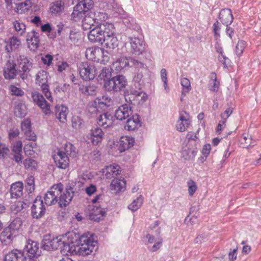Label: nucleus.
I'll return each mask as SVG.
<instances>
[{
  "mask_svg": "<svg viewBox=\"0 0 261 261\" xmlns=\"http://www.w3.org/2000/svg\"><path fill=\"white\" fill-rule=\"evenodd\" d=\"M78 238L73 232H68L65 236L53 238L50 235L45 236L41 243V248L47 251L57 250L59 248L64 255L76 253L77 251L80 255L85 256L90 254L96 249L97 242L90 238L84 236L80 238L81 245L77 246Z\"/></svg>",
  "mask_w": 261,
  "mask_h": 261,
  "instance_id": "obj_1",
  "label": "nucleus"
},
{
  "mask_svg": "<svg viewBox=\"0 0 261 261\" xmlns=\"http://www.w3.org/2000/svg\"><path fill=\"white\" fill-rule=\"evenodd\" d=\"M64 186L61 183L53 185L44 196L45 203L47 205L58 204L61 208L66 207L71 202L74 192L70 186L62 192Z\"/></svg>",
  "mask_w": 261,
  "mask_h": 261,
  "instance_id": "obj_2",
  "label": "nucleus"
},
{
  "mask_svg": "<svg viewBox=\"0 0 261 261\" xmlns=\"http://www.w3.org/2000/svg\"><path fill=\"white\" fill-rule=\"evenodd\" d=\"M92 6V0H82L74 6L71 15V19L74 21L82 20V27L85 31H90L96 26L94 24L95 20L90 15V13H91L90 10Z\"/></svg>",
  "mask_w": 261,
  "mask_h": 261,
  "instance_id": "obj_3",
  "label": "nucleus"
},
{
  "mask_svg": "<svg viewBox=\"0 0 261 261\" xmlns=\"http://www.w3.org/2000/svg\"><path fill=\"white\" fill-rule=\"evenodd\" d=\"M86 57L89 60L106 64L110 59L109 53L103 48L95 47H90L86 49Z\"/></svg>",
  "mask_w": 261,
  "mask_h": 261,
  "instance_id": "obj_4",
  "label": "nucleus"
},
{
  "mask_svg": "<svg viewBox=\"0 0 261 261\" xmlns=\"http://www.w3.org/2000/svg\"><path fill=\"white\" fill-rule=\"evenodd\" d=\"M127 85V81L122 75H117L106 82L104 87L108 91L118 92L124 89Z\"/></svg>",
  "mask_w": 261,
  "mask_h": 261,
  "instance_id": "obj_5",
  "label": "nucleus"
},
{
  "mask_svg": "<svg viewBox=\"0 0 261 261\" xmlns=\"http://www.w3.org/2000/svg\"><path fill=\"white\" fill-rule=\"evenodd\" d=\"M78 69L81 77L85 81L93 80L97 73L94 64L88 62L80 63Z\"/></svg>",
  "mask_w": 261,
  "mask_h": 261,
  "instance_id": "obj_6",
  "label": "nucleus"
},
{
  "mask_svg": "<svg viewBox=\"0 0 261 261\" xmlns=\"http://www.w3.org/2000/svg\"><path fill=\"white\" fill-rule=\"evenodd\" d=\"M68 148L72 149V148H73V146L72 144H69V146H66V152L62 150H59L53 156V159L56 163V165L59 168L65 169L69 166V160L67 156V154H69ZM71 152L72 151H70L69 154H71Z\"/></svg>",
  "mask_w": 261,
  "mask_h": 261,
  "instance_id": "obj_7",
  "label": "nucleus"
},
{
  "mask_svg": "<svg viewBox=\"0 0 261 261\" xmlns=\"http://www.w3.org/2000/svg\"><path fill=\"white\" fill-rule=\"evenodd\" d=\"M125 100L128 99L134 105H142L148 99V96L142 89H134L133 87L130 90V94L125 96Z\"/></svg>",
  "mask_w": 261,
  "mask_h": 261,
  "instance_id": "obj_8",
  "label": "nucleus"
},
{
  "mask_svg": "<svg viewBox=\"0 0 261 261\" xmlns=\"http://www.w3.org/2000/svg\"><path fill=\"white\" fill-rule=\"evenodd\" d=\"M129 42L130 44V51L135 55L143 54L146 49V43L142 38L138 37H129Z\"/></svg>",
  "mask_w": 261,
  "mask_h": 261,
  "instance_id": "obj_9",
  "label": "nucleus"
},
{
  "mask_svg": "<svg viewBox=\"0 0 261 261\" xmlns=\"http://www.w3.org/2000/svg\"><path fill=\"white\" fill-rule=\"evenodd\" d=\"M18 71L21 79L24 80L28 78L29 73L32 67V63L24 55H19L17 58Z\"/></svg>",
  "mask_w": 261,
  "mask_h": 261,
  "instance_id": "obj_10",
  "label": "nucleus"
},
{
  "mask_svg": "<svg viewBox=\"0 0 261 261\" xmlns=\"http://www.w3.org/2000/svg\"><path fill=\"white\" fill-rule=\"evenodd\" d=\"M22 253L28 256L29 260H32L33 258L37 259V257L41 254L39 243L36 241L29 240L24 248Z\"/></svg>",
  "mask_w": 261,
  "mask_h": 261,
  "instance_id": "obj_11",
  "label": "nucleus"
},
{
  "mask_svg": "<svg viewBox=\"0 0 261 261\" xmlns=\"http://www.w3.org/2000/svg\"><path fill=\"white\" fill-rule=\"evenodd\" d=\"M120 64V67L122 69L126 66L134 67L136 69H145L146 65L141 61L133 58V57H121L117 59Z\"/></svg>",
  "mask_w": 261,
  "mask_h": 261,
  "instance_id": "obj_12",
  "label": "nucleus"
},
{
  "mask_svg": "<svg viewBox=\"0 0 261 261\" xmlns=\"http://www.w3.org/2000/svg\"><path fill=\"white\" fill-rule=\"evenodd\" d=\"M31 96L33 101L42 109L44 113L46 115L50 113V105L42 94L38 92H33Z\"/></svg>",
  "mask_w": 261,
  "mask_h": 261,
  "instance_id": "obj_13",
  "label": "nucleus"
},
{
  "mask_svg": "<svg viewBox=\"0 0 261 261\" xmlns=\"http://www.w3.org/2000/svg\"><path fill=\"white\" fill-rule=\"evenodd\" d=\"M46 212V209L41 198L37 197L34 201L31 207V213L33 218L39 219L43 216Z\"/></svg>",
  "mask_w": 261,
  "mask_h": 261,
  "instance_id": "obj_14",
  "label": "nucleus"
},
{
  "mask_svg": "<svg viewBox=\"0 0 261 261\" xmlns=\"http://www.w3.org/2000/svg\"><path fill=\"white\" fill-rule=\"evenodd\" d=\"M132 114V108L127 104L119 106L115 112V118L119 120H125Z\"/></svg>",
  "mask_w": 261,
  "mask_h": 261,
  "instance_id": "obj_15",
  "label": "nucleus"
},
{
  "mask_svg": "<svg viewBox=\"0 0 261 261\" xmlns=\"http://www.w3.org/2000/svg\"><path fill=\"white\" fill-rule=\"evenodd\" d=\"M106 213V211L104 208L99 206H93L91 209H89L88 216L90 220L99 222L103 219Z\"/></svg>",
  "mask_w": 261,
  "mask_h": 261,
  "instance_id": "obj_16",
  "label": "nucleus"
},
{
  "mask_svg": "<svg viewBox=\"0 0 261 261\" xmlns=\"http://www.w3.org/2000/svg\"><path fill=\"white\" fill-rule=\"evenodd\" d=\"M89 41L93 43H100L102 44L103 40H105V37L102 35L97 25L92 29L88 34Z\"/></svg>",
  "mask_w": 261,
  "mask_h": 261,
  "instance_id": "obj_17",
  "label": "nucleus"
},
{
  "mask_svg": "<svg viewBox=\"0 0 261 261\" xmlns=\"http://www.w3.org/2000/svg\"><path fill=\"white\" fill-rule=\"evenodd\" d=\"M21 128L27 139L32 141L36 140L37 137L32 130L31 122L30 119H26L21 122Z\"/></svg>",
  "mask_w": 261,
  "mask_h": 261,
  "instance_id": "obj_18",
  "label": "nucleus"
},
{
  "mask_svg": "<svg viewBox=\"0 0 261 261\" xmlns=\"http://www.w3.org/2000/svg\"><path fill=\"white\" fill-rule=\"evenodd\" d=\"M97 122L99 126L103 128L111 127L114 122L113 116L108 112L103 113L98 117Z\"/></svg>",
  "mask_w": 261,
  "mask_h": 261,
  "instance_id": "obj_19",
  "label": "nucleus"
},
{
  "mask_svg": "<svg viewBox=\"0 0 261 261\" xmlns=\"http://www.w3.org/2000/svg\"><path fill=\"white\" fill-rule=\"evenodd\" d=\"M134 143V139L128 136L121 137L117 143V146L120 152L125 151L132 146Z\"/></svg>",
  "mask_w": 261,
  "mask_h": 261,
  "instance_id": "obj_20",
  "label": "nucleus"
},
{
  "mask_svg": "<svg viewBox=\"0 0 261 261\" xmlns=\"http://www.w3.org/2000/svg\"><path fill=\"white\" fill-rule=\"evenodd\" d=\"M219 18L224 25L228 27L233 20L231 10L227 8L221 10L219 13Z\"/></svg>",
  "mask_w": 261,
  "mask_h": 261,
  "instance_id": "obj_21",
  "label": "nucleus"
},
{
  "mask_svg": "<svg viewBox=\"0 0 261 261\" xmlns=\"http://www.w3.org/2000/svg\"><path fill=\"white\" fill-rule=\"evenodd\" d=\"M16 66V63L8 61L4 69V76L6 79L12 80L15 78L17 73Z\"/></svg>",
  "mask_w": 261,
  "mask_h": 261,
  "instance_id": "obj_22",
  "label": "nucleus"
},
{
  "mask_svg": "<svg viewBox=\"0 0 261 261\" xmlns=\"http://www.w3.org/2000/svg\"><path fill=\"white\" fill-rule=\"evenodd\" d=\"M141 125L140 116L138 114H135L127 120L124 127L126 130H134L138 128Z\"/></svg>",
  "mask_w": 261,
  "mask_h": 261,
  "instance_id": "obj_23",
  "label": "nucleus"
},
{
  "mask_svg": "<svg viewBox=\"0 0 261 261\" xmlns=\"http://www.w3.org/2000/svg\"><path fill=\"white\" fill-rule=\"evenodd\" d=\"M26 259L23 253L17 249L9 252L5 257V261H25Z\"/></svg>",
  "mask_w": 261,
  "mask_h": 261,
  "instance_id": "obj_24",
  "label": "nucleus"
},
{
  "mask_svg": "<svg viewBox=\"0 0 261 261\" xmlns=\"http://www.w3.org/2000/svg\"><path fill=\"white\" fill-rule=\"evenodd\" d=\"M90 140L93 145H96L103 139L104 133L99 127H96L90 131Z\"/></svg>",
  "mask_w": 261,
  "mask_h": 261,
  "instance_id": "obj_25",
  "label": "nucleus"
},
{
  "mask_svg": "<svg viewBox=\"0 0 261 261\" xmlns=\"http://www.w3.org/2000/svg\"><path fill=\"white\" fill-rule=\"evenodd\" d=\"M23 184L21 181H17L11 185L10 192L12 198L17 199L22 195Z\"/></svg>",
  "mask_w": 261,
  "mask_h": 261,
  "instance_id": "obj_26",
  "label": "nucleus"
},
{
  "mask_svg": "<svg viewBox=\"0 0 261 261\" xmlns=\"http://www.w3.org/2000/svg\"><path fill=\"white\" fill-rule=\"evenodd\" d=\"M126 181L124 178H114L110 185V189L115 193L123 192L125 190Z\"/></svg>",
  "mask_w": 261,
  "mask_h": 261,
  "instance_id": "obj_27",
  "label": "nucleus"
},
{
  "mask_svg": "<svg viewBox=\"0 0 261 261\" xmlns=\"http://www.w3.org/2000/svg\"><path fill=\"white\" fill-rule=\"evenodd\" d=\"M118 43V40L115 34L111 35H107V36L105 37V40H103L102 42L103 46L110 49H113L117 47Z\"/></svg>",
  "mask_w": 261,
  "mask_h": 261,
  "instance_id": "obj_28",
  "label": "nucleus"
},
{
  "mask_svg": "<svg viewBox=\"0 0 261 261\" xmlns=\"http://www.w3.org/2000/svg\"><path fill=\"white\" fill-rule=\"evenodd\" d=\"M147 67L145 69H137L138 70L136 75L134 77V88L140 89H142L145 85L144 80L143 79V70H146Z\"/></svg>",
  "mask_w": 261,
  "mask_h": 261,
  "instance_id": "obj_29",
  "label": "nucleus"
},
{
  "mask_svg": "<svg viewBox=\"0 0 261 261\" xmlns=\"http://www.w3.org/2000/svg\"><path fill=\"white\" fill-rule=\"evenodd\" d=\"M190 121L181 113L180 114L176 124V129L180 132H185L189 127Z\"/></svg>",
  "mask_w": 261,
  "mask_h": 261,
  "instance_id": "obj_30",
  "label": "nucleus"
},
{
  "mask_svg": "<svg viewBox=\"0 0 261 261\" xmlns=\"http://www.w3.org/2000/svg\"><path fill=\"white\" fill-rule=\"evenodd\" d=\"M68 108L63 105L57 106L55 107L56 118L61 122L64 123L66 120Z\"/></svg>",
  "mask_w": 261,
  "mask_h": 261,
  "instance_id": "obj_31",
  "label": "nucleus"
},
{
  "mask_svg": "<svg viewBox=\"0 0 261 261\" xmlns=\"http://www.w3.org/2000/svg\"><path fill=\"white\" fill-rule=\"evenodd\" d=\"M48 73L44 70L39 71L36 76V82L39 86H41V89L44 88V86H48Z\"/></svg>",
  "mask_w": 261,
  "mask_h": 261,
  "instance_id": "obj_32",
  "label": "nucleus"
},
{
  "mask_svg": "<svg viewBox=\"0 0 261 261\" xmlns=\"http://www.w3.org/2000/svg\"><path fill=\"white\" fill-rule=\"evenodd\" d=\"M16 236V234L6 227L0 234V240L3 243L7 245L10 243L11 240Z\"/></svg>",
  "mask_w": 261,
  "mask_h": 261,
  "instance_id": "obj_33",
  "label": "nucleus"
},
{
  "mask_svg": "<svg viewBox=\"0 0 261 261\" xmlns=\"http://www.w3.org/2000/svg\"><path fill=\"white\" fill-rule=\"evenodd\" d=\"M97 25L105 37L107 36V35H111L115 34V28L113 24L112 23L105 22L102 24H99Z\"/></svg>",
  "mask_w": 261,
  "mask_h": 261,
  "instance_id": "obj_34",
  "label": "nucleus"
},
{
  "mask_svg": "<svg viewBox=\"0 0 261 261\" xmlns=\"http://www.w3.org/2000/svg\"><path fill=\"white\" fill-rule=\"evenodd\" d=\"M27 41L28 44H31L34 47L37 48L39 43V36L34 30L28 33L27 36Z\"/></svg>",
  "mask_w": 261,
  "mask_h": 261,
  "instance_id": "obj_35",
  "label": "nucleus"
},
{
  "mask_svg": "<svg viewBox=\"0 0 261 261\" xmlns=\"http://www.w3.org/2000/svg\"><path fill=\"white\" fill-rule=\"evenodd\" d=\"M120 167L118 165H111L106 169V176L107 178L114 177L119 174Z\"/></svg>",
  "mask_w": 261,
  "mask_h": 261,
  "instance_id": "obj_36",
  "label": "nucleus"
},
{
  "mask_svg": "<svg viewBox=\"0 0 261 261\" xmlns=\"http://www.w3.org/2000/svg\"><path fill=\"white\" fill-rule=\"evenodd\" d=\"M196 149H191L189 148H183L181 151V158L185 160H190L194 159L197 154Z\"/></svg>",
  "mask_w": 261,
  "mask_h": 261,
  "instance_id": "obj_37",
  "label": "nucleus"
},
{
  "mask_svg": "<svg viewBox=\"0 0 261 261\" xmlns=\"http://www.w3.org/2000/svg\"><path fill=\"white\" fill-rule=\"evenodd\" d=\"M112 69L111 68L104 67L101 70L98 76V81H102L105 83L111 79Z\"/></svg>",
  "mask_w": 261,
  "mask_h": 261,
  "instance_id": "obj_38",
  "label": "nucleus"
},
{
  "mask_svg": "<svg viewBox=\"0 0 261 261\" xmlns=\"http://www.w3.org/2000/svg\"><path fill=\"white\" fill-rule=\"evenodd\" d=\"M27 113V109L25 105L23 102H19L15 106L14 114L17 117H24Z\"/></svg>",
  "mask_w": 261,
  "mask_h": 261,
  "instance_id": "obj_39",
  "label": "nucleus"
},
{
  "mask_svg": "<svg viewBox=\"0 0 261 261\" xmlns=\"http://www.w3.org/2000/svg\"><path fill=\"white\" fill-rule=\"evenodd\" d=\"M97 87L93 84H89L87 86L81 85L79 90L83 94L87 95H94L96 93Z\"/></svg>",
  "mask_w": 261,
  "mask_h": 261,
  "instance_id": "obj_40",
  "label": "nucleus"
},
{
  "mask_svg": "<svg viewBox=\"0 0 261 261\" xmlns=\"http://www.w3.org/2000/svg\"><path fill=\"white\" fill-rule=\"evenodd\" d=\"M64 9V4L62 1H57L51 4L50 12L55 14H59Z\"/></svg>",
  "mask_w": 261,
  "mask_h": 261,
  "instance_id": "obj_41",
  "label": "nucleus"
},
{
  "mask_svg": "<svg viewBox=\"0 0 261 261\" xmlns=\"http://www.w3.org/2000/svg\"><path fill=\"white\" fill-rule=\"evenodd\" d=\"M21 225L22 221L20 218H15L12 222H11L10 225L7 227L17 236L18 230L20 228Z\"/></svg>",
  "mask_w": 261,
  "mask_h": 261,
  "instance_id": "obj_42",
  "label": "nucleus"
},
{
  "mask_svg": "<svg viewBox=\"0 0 261 261\" xmlns=\"http://www.w3.org/2000/svg\"><path fill=\"white\" fill-rule=\"evenodd\" d=\"M143 202V197L142 195H140L137 199L133 200L132 203L128 206V208L133 212L136 211L141 206Z\"/></svg>",
  "mask_w": 261,
  "mask_h": 261,
  "instance_id": "obj_43",
  "label": "nucleus"
},
{
  "mask_svg": "<svg viewBox=\"0 0 261 261\" xmlns=\"http://www.w3.org/2000/svg\"><path fill=\"white\" fill-rule=\"evenodd\" d=\"M211 80L209 83V88L211 91H217L219 88V82L217 80L216 74L215 72L211 73Z\"/></svg>",
  "mask_w": 261,
  "mask_h": 261,
  "instance_id": "obj_44",
  "label": "nucleus"
},
{
  "mask_svg": "<svg viewBox=\"0 0 261 261\" xmlns=\"http://www.w3.org/2000/svg\"><path fill=\"white\" fill-rule=\"evenodd\" d=\"M180 84L183 88L182 95H186L191 89L190 82L187 78H182L181 79Z\"/></svg>",
  "mask_w": 261,
  "mask_h": 261,
  "instance_id": "obj_45",
  "label": "nucleus"
},
{
  "mask_svg": "<svg viewBox=\"0 0 261 261\" xmlns=\"http://www.w3.org/2000/svg\"><path fill=\"white\" fill-rule=\"evenodd\" d=\"M108 17L107 15L103 12H97V13H95L94 17L93 18V20H95V23L96 25L99 24H102L103 21L105 20Z\"/></svg>",
  "mask_w": 261,
  "mask_h": 261,
  "instance_id": "obj_46",
  "label": "nucleus"
},
{
  "mask_svg": "<svg viewBox=\"0 0 261 261\" xmlns=\"http://www.w3.org/2000/svg\"><path fill=\"white\" fill-rule=\"evenodd\" d=\"M98 103L100 106H104L108 107L111 106L113 103V100L111 98L107 95H103L98 98Z\"/></svg>",
  "mask_w": 261,
  "mask_h": 261,
  "instance_id": "obj_47",
  "label": "nucleus"
},
{
  "mask_svg": "<svg viewBox=\"0 0 261 261\" xmlns=\"http://www.w3.org/2000/svg\"><path fill=\"white\" fill-rule=\"evenodd\" d=\"M13 24L15 30L17 32L18 34L22 35L26 29L25 25L23 23L20 22L17 20L14 21Z\"/></svg>",
  "mask_w": 261,
  "mask_h": 261,
  "instance_id": "obj_48",
  "label": "nucleus"
},
{
  "mask_svg": "<svg viewBox=\"0 0 261 261\" xmlns=\"http://www.w3.org/2000/svg\"><path fill=\"white\" fill-rule=\"evenodd\" d=\"M30 6L26 2L19 3L16 5L15 11L19 14H23L29 10Z\"/></svg>",
  "mask_w": 261,
  "mask_h": 261,
  "instance_id": "obj_49",
  "label": "nucleus"
},
{
  "mask_svg": "<svg viewBox=\"0 0 261 261\" xmlns=\"http://www.w3.org/2000/svg\"><path fill=\"white\" fill-rule=\"evenodd\" d=\"M71 122L72 127L76 129L81 128L84 122L83 120L77 116H73Z\"/></svg>",
  "mask_w": 261,
  "mask_h": 261,
  "instance_id": "obj_50",
  "label": "nucleus"
},
{
  "mask_svg": "<svg viewBox=\"0 0 261 261\" xmlns=\"http://www.w3.org/2000/svg\"><path fill=\"white\" fill-rule=\"evenodd\" d=\"M81 34L75 30H70L69 38L71 42L74 44L77 43L80 39Z\"/></svg>",
  "mask_w": 261,
  "mask_h": 261,
  "instance_id": "obj_51",
  "label": "nucleus"
},
{
  "mask_svg": "<svg viewBox=\"0 0 261 261\" xmlns=\"http://www.w3.org/2000/svg\"><path fill=\"white\" fill-rule=\"evenodd\" d=\"M9 90L10 91V94L12 95L22 96L24 95L23 91L14 85H11L9 86Z\"/></svg>",
  "mask_w": 261,
  "mask_h": 261,
  "instance_id": "obj_52",
  "label": "nucleus"
},
{
  "mask_svg": "<svg viewBox=\"0 0 261 261\" xmlns=\"http://www.w3.org/2000/svg\"><path fill=\"white\" fill-rule=\"evenodd\" d=\"M246 46V43L244 41H239L236 46V54L238 56H241Z\"/></svg>",
  "mask_w": 261,
  "mask_h": 261,
  "instance_id": "obj_53",
  "label": "nucleus"
},
{
  "mask_svg": "<svg viewBox=\"0 0 261 261\" xmlns=\"http://www.w3.org/2000/svg\"><path fill=\"white\" fill-rule=\"evenodd\" d=\"M188 187V192L190 196H192L196 192L197 189V185L195 181L190 180L187 182Z\"/></svg>",
  "mask_w": 261,
  "mask_h": 261,
  "instance_id": "obj_54",
  "label": "nucleus"
},
{
  "mask_svg": "<svg viewBox=\"0 0 261 261\" xmlns=\"http://www.w3.org/2000/svg\"><path fill=\"white\" fill-rule=\"evenodd\" d=\"M218 59L219 61L223 65V66L225 68H227L228 67V64L230 63V60L225 56L222 53V51H220V55L218 57Z\"/></svg>",
  "mask_w": 261,
  "mask_h": 261,
  "instance_id": "obj_55",
  "label": "nucleus"
},
{
  "mask_svg": "<svg viewBox=\"0 0 261 261\" xmlns=\"http://www.w3.org/2000/svg\"><path fill=\"white\" fill-rule=\"evenodd\" d=\"M23 164L25 168L32 169L35 167L36 162L34 160L28 158L23 161Z\"/></svg>",
  "mask_w": 261,
  "mask_h": 261,
  "instance_id": "obj_56",
  "label": "nucleus"
},
{
  "mask_svg": "<svg viewBox=\"0 0 261 261\" xmlns=\"http://www.w3.org/2000/svg\"><path fill=\"white\" fill-rule=\"evenodd\" d=\"M22 142L20 141L16 142V143L12 147V153H21L22 151Z\"/></svg>",
  "mask_w": 261,
  "mask_h": 261,
  "instance_id": "obj_57",
  "label": "nucleus"
},
{
  "mask_svg": "<svg viewBox=\"0 0 261 261\" xmlns=\"http://www.w3.org/2000/svg\"><path fill=\"white\" fill-rule=\"evenodd\" d=\"M8 43H9L10 46H11L13 48L16 49L19 46L20 42L16 37H13L10 39Z\"/></svg>",
  "mask_w": 261,
  "mask_h": 261,
  "instance_id": "obj_58",
  "label": "nucleus"
},
{
  "mask_svg": "<svg viewBox=\"0 0 261 261\" xmlns=\"http://www.w3.org/2000/svg\"><path fill=\"white\" fill-rule=\"evenodd\" d=\"M41 90H42L43 93L44 94L46 98L48 100H49L50 101H53V98H52L51 92L49 91V86H46V87L44 86V88H42Z\"/></svg>",
  "mask_w": 261,
  "mask_h": 261,
  "instance_id": "obj_59",
  "label": "nucleus"
},
{
  "mask_svg": "<svg viewBox=\"0 0 261 261\" xmlns=\"http://www.w3.org/2000/svg\"><path fill=\"white\" fill-rule=\"evenodd\" d=\"M233 108L231 107H229L226 109V110L224 111V112L221 114V117L222 119H225L226 121L227 118L230 116V115L232 113Z\"/></svg>",
  "mask_w": 261,
  "mask_h": 261,
  "instance_id": "obj_60",
  "label": "nucleus"
},
{
  "mask_svg": "<svg viewBox=\"0 0 261 261\" xmlns=\"http://www.w3.org/2000/svg\"><path fill=\"white\" fill-rule=\"evenodd\" d=\"M19 134V130L17 129H11L9 132V138L13 140L17 137Z\"/></svg>",
  "mask_w": 261,
  "mask_h": 261,
  "instance_id": "obj_61",
  "label": "nucleus"
},
{
  "mask_svg": "<svg viewBox=\"0 0 261 261\" xmlns=\"http://www.w3.org/2000/svg\"><path fill=\"white\" fill-rule=\"evenodd\" d=\"M238 248H234L232 251H230L228 253L229 260L230 261H234L236 259L237 256V251Z\"/></svg>",
  "mask_w": 261,
  "mask_h": 261,
  "instance_id": "obj_62",
  "label": "nucleus"
},
{
  "mask_svg": "<svg viewBox=\"0 0 261 261\" xmlns=\"http://www.w3.org/2000/svg\"><path fill=\"white\" fill-rule=\"evenodd\" d=\"M12 154L13 155L12 158L13 161L18 164L22 163V155L21 153H12Z\"/></svg>",
  "mask_w": 261,
  "mask_h": 261,
  "instance_id": "obj_63",
  "label": "nucleus"
},
{
  "mask_svg": "<svg viewBox=\"0 0 261 261\" xmlns=\"http://www.w3.org/2000/svg\"><path fill=\"white\" fill-rule=\"evenodd\" d=\"M96 186L93 185H91L89 187H87L85 189L86 192L89 196H91L94 194L96 192Z\"/></svg>",
  "mask_w": 261,
  "mask_h": 261,
  "instance_id": "obj_64",
  "label": "nucleus"
}]
</instances>
